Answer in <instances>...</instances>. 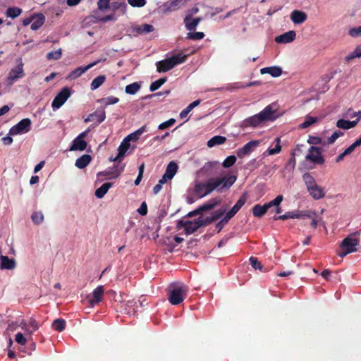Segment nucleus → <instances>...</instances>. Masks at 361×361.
I'll use <instances>...</instances> for the list:
<instances>
[{
    "mask_svg": "<svg viewBox=\"0 0 361 361\" xmlns=\"http://www.w3.org/2000/svg\"><path fill=\"white\" fill-rule=\"evenodd\" d=\"M45 17L42 13L32 16L31 29L32 30H38L44 23Z\"/></svg>",
    "mask_w": 361,
    "mask_h": 361,
    "instance_id": "obj_21",
    "label": "nucleus"
},
{
    "mask_svg": "<svg viewBox=\"0 0 361 361\" xmlns=\"http://www.w3.org/2000/svg\"><path fill=\"white\" fill-rule=\"evenodd\" d=\"M296 33L293 30H290L275 38L277 43L286 44L293 42L295 39Z\"/></svg>",
    "mask_w": 361,
    "mask_h": 361,
    "instance_id": "obj_17",
    "label": "nucleus"
},
{
    "mask_svg": "<svg viewBox=\"0 0 361 361\" xmlns=\"http://www.w3.org/2000/svg\"><path fill=\"white\" fill-rule=\"evenodd\" d=\"M61 49H59L56 51L49 52L47 55V58L49 60H58L61 57Z\"/></svg>",
    "mask_w": 361,
    "mask_h": 361,
    "instance_id": "obj_47",
    "label": "nucleus"
},
{
    "mask_svg": "<svg viewBox=\"0 0 361 361\" xmlns=\"http://www.w3.org/2000/svg\"><path fill=\"white\" fill-rule=\"evenodd\" d=\"M65 326L66 322L63 319H56L52 323V327L58 331H62L65 329Z\"/></svg>",
    "mask_w": 361,
    "mask_h": 361,
    "instance_id": "obj_42",
    "label": "nucleus"
},
{
    "mask_svg": "<svg viewBox=\"0 0 361 361\" xmlns=\"http://www.w3.org/2000/svg\"><path fill=\"white\" fill-rule=\"evenodd\" d=\"M109 0H99L98 7L100 10L106 9L109 7Z\"/></svg>",
    "mask_w": 361,
    "mask_h": 361,
    "instance_id": "obj_61",
    "label": "nucleus"
},
{
    "mask_svg": "<svg viewBox=\"0 0 361 361\" xmlns=\"http://www.w3.org/2000/svg\"><path fill=\"white\" fill-rule=\"evenodd\" d=\"M177 170H178L177 164L174 161H171L168 164L164 174L166 175V176L168 178L171 180L173 178V176H175V174L176 173Z\"/></svg>",
    "mask_w": 361,
    "mask_h": 361,
    "instance_id": "obj_31",
    "label": "nucleus"
},
{
    "mask_svg": "<svg viewBox=\"0 0 361 361\" xmlns=\"http://www.w3.org/2000/svg\"><path fill=\"white\" fill-rule=\"evenodd\" d=\"M318 121V118L317 117H312L307 116L305 117V121L300 124V128H306L309 126H312V124L315 123Z\"/></svg>",
    "mask_w": 361,
    "mask_h": 361,
    "instance_id": "obj_40",
    "label": "nucleus"
},
{
    "mask_svg": "<svg viewBox=\"0 0 361 361\" xmlns=\"http://www.w3.org/2000/svg\"><path fill=\"white\" fill-rule=\"evenodd\" d=\"M32 222L36 225H39L44 221V214L42 212H34L31 216Z\"/></svg>",
    "mask_w": 361,
    "mask_h": 361,
    "instance_id": "obj_38",
    "label": "nucleus"
},
{
    "mask_svg": "<svg viewBox=\"0 0 361 361\" xmlns=\"http://www.w3.org/2000/svg\"><path fill=\"white\" fill-rule=\"evenodd\" d=\"M129 147H130V143L125 138L123 140V142H121V144L120 145V146L118 149V154L117 157L114 159V161H118L121 159H122L123 157L124 154H126V152H127V150L129 149Z\"/></svg>",
    "mask_w": 361,
    "mask_h": 361,
    "instance_id": "obj_26",
    "label": "nucleus"
},
{
    "mask_svg": "<svg viewBox=\"0 0 361 361\" xmlns=\"http://www.w3.org/2000/svg\"><path fill=\"white\" fill-rule=\"evenodd\" d=\"M91 156L89 154H84L76 159L75 166L78 169H84L86 167L91 161Z\"/></svg>",
    "mask_w": 361,
    "mask_h": 361,
    "instance_id": "obj_24",
    "label": "nucleus"
},
{
    "mask_svg": "<svg viewBox=\"0 0 361 361\" xmlns=\"http://www.w3.org/2000/svg\"><path fill=\"white\" fill-rule=\"evenodd\" d=\"M219 202V200L216 199L209 200L207 203L200 207L194 211V213H201L204 211L213 209Z\"/></svg>",
    "mask_w": 361,
    "mask_h": 361,
    "instance_id": "obj_27",
    "label": "nucleus"
},
{
    "mask_svg": "<svg viewBox=\"0 0 361 361\" xmlns=\"http://www.w3.org/2000/svg\"><path fill=\"white\" fill-rule=\"evenodd\" d=\"M166 81V78H160L154 82H153L150 85V90L152 92L157 90L159 89L162 85H164Z\"/></svg>",
    "mask_w": 361,
    "mask_h": 361,
    "instance_id": "obj_46",
    "label": "nucleus"
},
{
    "mask_svg": "<svg viewBox=\"0 0 361 361\" xmlns=\"http://www.w3.org/2000/svg\"><path fill=\"white\" fill-rule=\"evenodd\" d=\"M147 131L146 126H143L135 132L128 135L126 139L130 142V141H137L141 135Z\"/></svg>",
    "mask_w": 361,
    "mask_h": 361,
    "instance_id": "obj_29",
    "label": "nucleus"
},
{
    "mask_svg": "<svg viewBox=\"0 0 361 361\" xmlns=\"http://www.w3.org/2000/svg\"><path fill=\"white\" fill-rule=\"evenodd\" d=\"M351 152L348 149H345L344 150L343 152H342L341 154H340L335 159V161L336 163H339L341 162V161H343L345 158V157L350 154Z\"/></svg>",
    "mask_w": 361,
    "mask_h": 361,
    "instance_id": "obj_58",
    "label": "nucleus"
},
{
    "mask_svg": "<svg viewBox=\"0 0 361 361\" xmlns=\"http://www.w3.org/2000/svg\"><path fill=\"white\" fill-rule=\"evenodd\" d=\"M306 214L305 216V218H308L312 219L311 225L313 228H316L318 224V220L317 219V213L314 212H305Z\"/></svg>",
    "mask_w": 361,
    "mask_h": 361,
    "instance_id": "obj_45",
    "label": "nucleus"
},
{
    "mask_svg": "<svg viewBox=\"0 0 361 361\" xmlns=\"http://www.w3.org/2000/svg\"><path fill=\"white\" fill-rule=\"evenodd\" d=\"M133 32L140 35L147 34L154 31L153 25L149 24L136 25L132 27Z\"/></svg>",
    "mask_w": 361,
    "mask_h": 361,
    "instance_id": "obj_20",
    "label": "nucleus"
},
{
    "mask_svg": "<svg viewBox=\"0 0 361 361\" xmlns=\"http://www.w3.org/2000/svg\"><path fill=\"white\" fill-rule=\"evenodd\" d=\"M105 118H106L105 112L103 111L101 114L97 113V116H94V120H97L98 121V123H100L105 120Z\"/></svg>",
    "mask_w": 361,
    "mask_h": 361,
    "instance_id": "obj_63",
    "label": "nucleus"
},
{
    "mask_svg": "<svg viewBox=\"0 0 361 361\" xmlns=\"http://www.w3.org/2000/svg\"><path fill=\"white\" fill-rule=\"evenodd\" d=\"M250 262L251 265L252 266V267L255 269H262V265H261L260 262L257 260V258L252 257L250 258Z\"/></svg>",
    "mask_w": 361,
    "mask_h": 361,
    "instance_id": "obj_57",
    "label": "nucleus"
},
{
    "mask_svg": "<svg viewBox=\"0 0 361 361\" xmlns=\"http://www.w3.org/2000/svg\"><path fill=\"white\" fill-rule=\"evenodd\" d=\"M112 186L111 183H105L95 191V196L97 198H102Z\"/></svg>",
    "mask_w": 361,
    "mask_h": 361,
    "instance_id": "obj_33",
    "label": "nucleus"
},
{
    "mask_svg": "<svg viewBox=\"0 0 361 361\" xmlns=\"http://www.w3.org/2000/svg\"><path fill=\"white\" fill-rule=\"evenodd\" d=\"M31 120L30 118H24L13 126L9 130V135H17L28 133L30 130Z\"/></svg>",
    "mask_w": 361,
    "mask_h": 361,
    "instance_id": "obj_8",
    "label": "nucleus"
},
{
    "mask_svg": "<svg viewBox=\"0 0 361 361\" xmlns=\"http://www.w3.org/2000/svg\"><path fill=\"white\" fill-rule=\"evenodd\" d=\"M188 289L185 286L173 287L169 292V300L173 305L180 304L186 297Z\"/></svg>",
    "mask_w": 361,
    "mask_h": 361,
    "instance_id": "obj_7",
    "label": "nucleus"
},
{
    "mask_svg": "<svg viewBox=\"0 0 361 361\" xmlns=\"http://www.w3.org/2000/svg\"><path fill=\"white\" fill-rule=\"evenodd\" d=\"M202 20L201 18H192L190 16H186L184 22L185 24L186 28L191 31L196 29V27L200 23V22Z\"/></svg>",
    "mask_w": 361,
    "mask_h": 361,
    "instance_id": "obj_23",
    "label": "nucleus"
},
{
    "mask_svg": "<svg viewBox=\"0 0 361 361\" xmlns=\"http://www.w3.org/2000/svg\"><path fill=\"white\" fill-rule=\"evenodd\" d=\"M210 221L204 220L202 217L194 219L192 221L180 220L178 223L179 228H183L187 235H190L196 231L200 227L207 224Z\"/></svg>",
    "mask_w": 361,
    "mask_h": 361,
    "instance_id": "obj_6",
    "label": "nucleus"
},
{
    "mask_svg": "<svg viewBox=\"0 0 361 361\" xmlns=\"http://www.w3.org/2000/svg\"><path fill=\"white\" fill-rule=\"evenodd\" d=\"M118 98L114 96H110L105 98H102V99L99 100V102L104 106H108L116 104L117 102H118Z\"/></svg>",
    "mask_w": 361,
    "mask_h": 361,
    "instance_id": "obj_43",
    "label": "nucleus"
},
{
    "mask_svg": "<svg viewBox=\"0 0 361 361\" xmlns=\"http://www.w3.org/2000/svg\"><path fill=\"white\" fill-rule=\"evenodd\" d=\"M355 57H361V47L356 49L353 52L350 53L345 57L346 61H350Z\"/></svg>",
    "mask_w": 361,
    "mask_h": 361,
    "instance_id": "obj_54",
    "label": "nucleus"
},
{
    "mask_svg": "<svg viewBox=\"0 0 361 361\" xmlns=\"http://www.w3.org/2000/svg\"><path fill=\"white\" fill-rule=\"evenodd\" d=\"M98 61L93 62L92 63L88 64L86 66H80L75 70H73L72 72L70 73V74L68 76V78L70 80H75L78 78H79L80 75H82L83 73H85L87 71L92 68L94 66L97 64Z\"/></svg>",
    "mask_w": 361,
    "mask_h": 361,
    "instance_id": "obj_15",
    "label": "nucleus"
},
{
    "mask_svg": "<svg viewBox=\"0 0 361 361\" xmlns=\"http://www.w3.org/2000/svg\"><path fill=\"white\" fill-rule=\"evenodd\" d=\"M260 73L261 74H270L271 76L273 77H279L281 75L282 73V70L281 68L279 67H276V66H273V67H267V68H263L260 70Z\"/></svg>",
    "mask_w": 361,
    "mask_h": 361,
    "instance_id": "obj_25",
    "label": "nucleus"
},
{
    "mask_svg": "<svg viewBox=\"0 0 361 361\" xmlns=\"http://www.w3.org/2000/svg\"><path fill=\"white\" fill-rule=\"evenodd\" d=\"M260 142V140H252L247 142L243 147L237 150V155L239 157H243L249 154L259 145Z\"/></svg>",
    "mask_w": 361,
    "mask_h": 361,
    "instance_id": "obj_13",
    "label": "nucleus"
},
{
    "mask_svg": "<svg viewBox=\"0 0 361 361\" xmlns=\"http://www.w3.org/2000/svg\"><path fill=\"white\" fill-rule=\"evenodd\" d=\"M24 75L23 63V62H20L17 66L9 71L7 76V81L8 84L11 85L18 79L23 78Z\"/></svg>",
    "mask_w": 361,
    "mask_h": 361,
    "instance_id": "obj_10",
    "label": "nucleus"
},
{
    "mask_svg": "<svg viewBox=\"0 0 361 361\" xmlns=\"http://www.w3.org/2000/svg\"><path fill=\"white\" fill-rule=\"evenodd\" d=\"M290 18L293 23L301 24L307 20V16L303 11L294 10L291 12Z\"/></svg>",
    "mask_w": 361,
    "mask_h": 361,
    "instance_id": "obj_18",
    "label": "nucleus"
},
{
    "mask_svg": "<svg viewBox=\"0 0 361 361\" xmlns=\"http://www.w3.org/2000/svg\"><path fill=\"white\" fill-rule=\"evenodd\" d=\"M343 133L340 130H336L328 137V144H333L338 137L342 136Z\"/></svg>",
    "mask_w": 361,
    "mask_h": 361,
    "instance_id": "obj_51",
    "label": "nucleus"
},
{
    "mask_svg": "<svg viewBox=\"0 0 361 361\" xmlns=\"http://www.w3.org/2000/svg\"><path fill=\"white\" fill-rule=\"evenodd\" d=\"M236 161V157L234 155L228 156L222 163L224 168H228L233 166Z\"/></svg>",
    "mask_w": 361,
    "mask_h": 361,
    "instance_id": "obj_49",
    "label": "nucleus"
},
{
    "mask_svg": "<svg viewBox=\"0 0 361 361\" xmlns=\"http://www.w3.org/2000/svg\"><path fill=\"white\" fill-rule=\"evenodd\" d=\"M176 122L174 118H170L169 120L164 121L159 125L158 128L159 130H164L172 126Z\"/></svg>",
    "mask_w": 361,
    "mask_h": 361,
    "instance_id": "obj_52",
    "label": "nucleus"
},
{
    "mask_svg": "<svg viewBox=\"0 0 361 361\" xmlns=\"http://www.w3.org/2000/svg\"><path fill=\"white\" fill-rule=\"evenodd\" d=\"M185 59L186 56L178 54L164 61H158L156 63L157 71L166 72L172 69L175 66L183 63Z\"/></svg>",
    "mask_w": 361,
    "mask_h": 361,
    "instance_id": "obj_5",
    "label": "nucleus"
},
{
    "mask_svg": "<svg viewBox=\"0 0 361 361\" xmlns=\"http://www.w3.org/2000/svg\"><path fill=\"white\" fill-rule=\"evenodd\" d=\"M22 13L21 8L18 7H10L6 11V16L8 18H15L19 16Z\"/></svg>",
    "mask_w": 361,
    "mask_h": 361,
    "instance_id": "obj_36",
    "label": "nucleus"
},
{
    "mask_svg": "<svg viewBox=\"0 0 361 361\" xmlns=\"http://www.w3.org/2000/svg\"><path fill=\"white\" fill-rule=\"evenodd\" d=\"M87 143L85 140H82L78 136L73 140L70 146V151H83L86 149Z\"/></svg>",
    "mask_w": 361,
    "mask_h": 361,
    "instance_id": "obj_19",
    "label": "nucleus"
},
{
    "mask_svg": "<svg viewBox=\"0 0 361 361\" xmlns=\"http://www.w3.org/2000/svg\"><path fill=\"white\" fill-rule=\"evenodd\" d=\"M106 78L104 75H99L94 78L91 83V89L94 90L99 87L105 81Z\"/></svg>",
    "mask_w": 361,
    "mask_h": 361,
    "instance_id": "obj_41",
    "label": "nucleus"
},
{
    "mask_svg": "<svg viewBox=\"0 0 361 361\" xmlns=\"http://www.w3.org/2000/svg\"><path fill=\"white\" fill-rule=\"evenodd\" d=\"M204 34L202 32H189L188 34V38L194 39V40H198L201 39L204 37Z\"/></svg>",
    "mask_w": 361,
    "mask_h": 361,
    "instance_id": "obj_55",
    "label": "nucleus"
},
{
    "mask_svg": "<svg viewBox=\"0 0 361 361\" xmlns=\"http://www.w3.org/2000/svg\"><path fill=\"white\" fill-rule=\"evenodd\" d=\"M357 124V121H346L344 119H339L336 123V126L342 129H350L354 128Z\"/></svg>",
    "mask_w": 361,
    "mask_h": 361,
    "instance_id": "obj_30",
    "label": "nucleus"
},
{
    "mask_svg": "<svg viewBox=\"0 0 361 361\" xmlns=\"http://www.w3.org/2000/svg\"><path fill=\"white\" fill-rule=\"evenodd\" d=\"M307 160L316 164H323L324 159H323L319 148L312 146L305 157Z\"/></svg>",
    "mask_w": 361,
    "mask_h": 361,
    "instance_id": "obj_12",
    "label": "nucleus"
},
{
    "mask_svg": "<svg viewBox=\"0 0 361 361\" xmlns=\"http://www.w3.org/2000/svg\"><path fill=\"white\" fill-rule=\"evenodd\" d=\"M0 269L13 270L16 267V262L14 259L9 258L7 256L0 255Z\"/></svg>",
    "mask_w": 361,
    "mask_h": 361,
    "instance_id": "obj_16",
    "label": "nucleus"
},
{
    "mask_svg": "<svg viewBox=\"0 0 361 361\" xmlns=\"http://www.w3.org/2000/svg\"><path fill=\"white\" fill-rule=\"evenodd\" d=\"M226 140V137L221 135H216L212 137L210 140L207 141V146L209 147H213L216 145H219L224 144Z\"/></svg>",
    "mask_w": 361,
    "mask_h": 361,
    "instance_id": "obj_32",
    "label": "nucleus"
},
{
    "mask_svg": "<svg viewBox=\"0 0 361 361\" xmlns=\"http://www.w3.org/2000/svg\"><path fill=\"white\" fill-rule=\"evenodd\" d=\"M15 341L21 345H24L27 343V338L22 333L20 332L16 335Z\"/></svg>",
    "mask_w": 361,
    "mask_h": 361,
    "instance_id": "obj_53",
    "label": "nucleus"
},
{
    "mask_svg": "<svg viewBox=\"0 0 361 361\" xmlns=\"http://www.w3.org/2000/svg\"><path fill=\"white\" fill-rule=\"evenodd\" d=\"M275 111L271 105L267 106L259 114L250 116L244 121V126L253 128L259 126L264 122L275 119Z\"/></svg>",
    "mask_w": 361,
    "mask_h": 361,
    "instance_id": "obj_2",
    "label": "nucleus"
},
{
    "mask_svg": "<svg viewBox=\"0 0 361 361\" xmlns=\"http://www.w3.org/2000/svg\"><path fill=\"white\" fill-rule=\"evenodd\" d=\"M30 326L32 328V333L38 329V325L36 320L34 318H30L29 322Z\"/></svg>",
    "mask_w": 361,
    "mask_h": 361,
    "instance_id": "obj_64",
    "label": "nucleus"
},
{
    "mask_svg": "<svg viewBox=\"0 0 361 361\" xmlns=\"http://www.w3.org/2000/svg\"><path fill=\"white\" fill-rule=\"evenodd\" d=\"M18 327H19L18 326V321H16L15 322H11L8 325L7 330L8 331L13 332V331H15L17 329Z\"/></svg>",
    "mask_w": 361,
    "mask_h": 361,
    "instance_id": "obj_62",
    "label": "nucleus"
},
{
    "mask_svg": "<svg viewBox=\"0 0 361 361\" xmlns=\"http://www.w3.org/2000/svg\"><path fill=\"white\" fill-rule=\"evenodd\" d=\"M245 199L242 197L240 198L235 204L231 208V209L226 214V215L221 219V222L227 223L240 210V209L245 204Z\"/></svg>",
    "mask_w": 361,
    "mask_h": 361,
    "instance_id": "obj_14",
    "label": "nucleus"
},
{
    "mask_svg": "<svg viewBox=\"0 0 361 361\" xmlns=\"http://www.w3.org/2000/svg\"><path fill=\"white\" fill-rule=\"evenodd\" d=\"M200 104V100H195L191 104H190L185 109H184L180 113V117L181 118H184L187 116V115L196 106H197Z\"/></svg>",
    "mask_w": 361,
    "mask_h": 361,
    "instance_id": "obj_35",
    "label": "nucleus"
},
{
    "mask_svg": "<svg viewBox=\"0 0 361 361\" xmlns=\"http://www.w3.org/2000/svg\"><path fill=\"white\" fill-rule=\"evenodd\" d=\"M349 35L353 37H361V26L351 28Z\"/></svg>",
    "mask_w": 361,
    "mask_h": 361,
    "instance_id": "obj_56",
    "label": "nucleus"
},
{
    "mask_svg": "<svg viewBox=\"0 0 361 361\" xmlns=\"http://www.w3.org/2000/svg\"><path fill=\"white\" fill-rule=\"evenodd\" d=\"M180 1L181 0H174L171 2L165 3L162 6L164 12L166 13V12L173 11L176 10V7L178 6V5Z\"/></svg>",
    "mask_w": 361,
    "mask_h": 361,
    "instance_id": "obj_37",
    "label": "nucleus"
},
{
    "mask_svg": "<svg viewBox=\"0 0 361 361\" xmlns=\"http://www.w3.org/2000/svg\"><path fill=\"white\" fill-rule=\"evenodd\" d=\"M137 212L140 214L142 215V216L147 214V204L145 202H143L141 204V205L139 207V209H137Z\"/></svg>",
    "mask_w": 361,
    "mask_h": 361,
    "instance_id": "obj_60",
    "label": "nucleus"
},
{
    "mask_svg": "<svg viewBox=\"0 0 361 361\" xmlns=\"http://www.w3.org/2000/svg\"><path fill=\"white\" fill-rule=\"evenodd\" d=\"M140 89V85L137 82H133L126 87L125 92L128 94H135Z\"/></svg>",
    "mask_w": 361,
    "mask_h": 361,
    "instance_id": "obj_39",
    "label": "nucleus"
},
{
    "mask_svg": "<svg viewBox=\"0 0 361 361\" xmlns=\"http://www.w3.org/2000/svg\"><path fill=\"white\" fill-rule=\"evenodd\" d=\"M236 180L235 176H225L221 178H212L205 182H200L195 180L194 182L193 191L194 193L199 197L202 198L214 190L223 192L228 190Z\"/></svg>",
    "mask_w": 361,
    "mask_h": 361,
    "instance_id": "obj_1",
    "label": "nucleus"
},
{
    "mask_svg": "<svg viewBox=\"0 0 361 361\" xmlns=\"http://www.w3.org/2000/svg\"><path fill=\"white\" fill-rule=\"evenodd\" d=\"M267 210L268 209H267L265 204L262 206L259 205V204H257L253 207L252 213L255 216L261 217L267 212Z\"/></svg>",
    "mask_w": 361,
    "mask_h": 361,
    "instance_id": "obj_34",
    "label": "nucleus"
},
{
    "mask_svg": "<svg viewBox=\"0 0 361 361\" xmlns=\"http://www.w3.org/2000/svg\"><path fill=\"white\" fill-rule=\"evenodd\" d=\"M361 145V136L357 139L351 145H350L347 149L352 153L355 149Z\"/></svg>",
    "mask_w": 361,
    "mask_h": 361,
    "instance_id": "obj_59",
    "label": "nucleus"
},
{
    "mask_svg": "<svg viewBox=\"0 0 361 361\" xmlns=\"http://www.w3.org/2000/svg\"><path fill=\"white\" fill-rule=\"evenodd\" d=\"M283 200V195H279L274 200L270 201L268 203H266L265 205H266L267 209H269L271 207H279L280 205V204L281 203Z\"/></svg>",
    "mask_w": 361,
    "mask_h": 361,
    "instance_id": "obj_44",
    "label": "nucleus"
},
{
    "mask_svg": "<svg viewBox=\"0 0 361 361\" xmlns=\"http://www.w3.org/2000/svg\"><path fill=\"white\" fill-rule=\"evenodd\" d=\"M359 235L360 233L356 231L343 240L340 245L341 250L337 253L340 257H343L357 250V247L360 244Z\"/></svg>",
    "mask_w": 361,
    "mask_h": 361,
    "instance_id": "obj_3",
    "label": "nucleus"
},
{
    "mask_svg": "<svg viewBox=\"0 0 361 361\" xmlns=\"http://www.w3.org/2000/svg\"><path fill=\"white\" fill-rule=\"evenodd\" d=\"M128 3L132 7L141 8L146 5L147 1L146 0H128Z\"/></svg>",
    "mask_w": 361,
    "mask_h": 361,
    "instance_id": "obj_50",
    "label": "nucleus"
},
{
    "mask_svg": "<svg viewBox=\"0 0 361 361\" xmlns=\"http://www.w3.org/2000/svg\"><path fill=\"white\" fill-rule=\"evenodd\" d=\"M104 288L102 286L97 287L91 295L87 296V300L91 307H94L102 300Z\"/></svg>",
    "mask_w": 361,
    "mask_h": 361,
    "instance_id": "obj_11",
    "label": "nucleus"
},
{
    "mask_svg": "<svg viewBox=\"0 0 361 361\" xmlns=\"http://www.w3.org/2000/svg\"><path fill=\"white\" fill-rule=\"evenodd\" d=\"M302 180L306 185L310 195L316 200H321L325 197V188L319 185L316 180L309 173H305Z\"/></svg>",
    "mask_w": 361,
    "mask_h": 361,
    "instance_id": "obj_4",
    "label": "nucleus"
},
{
    "mask_svg": "<svg viewBox=\"0 0 361 361\" xmlns=\"http://www.w3.org/2000/svg\"><path fill=\"white\" fill-rule=\"evenodd\" d=\"M18 326L21 327L23 330L25 331L26 336H31L32 334V331L30 330L27 327V324L24 319H20L18 321Z\"/></svg>",
    "mask_w": 361,
    "mask_h": 361,
    "instance_id": "obj_48",
    "label": "nucleus"
},
{
    "mask_svg": "<svg viewBox=\"0 0 361 361\" xmlns=\"http://www.w3.org/2000/svg\"><path fill=\"white\" fill-rule=\"evenodd\" d=\"M305 215V212H288L283 215L275 217L274 219L285 220L287 219H304Z\"/></svg>",
    "mask_w": 361,
    "mask_h": 361,
    "instance_id": "obj_22",
    "label": "nucleus"
},
{
    "mask_svg": "<svg viewBox=\"0 0 361 361\" xmlns=\"http://www.w3.org/2000/svg\"><path fill=\"white\" fill-rule=\"evenodd\" d=\"M276 145L275 147L271 148L269 147L267 152L263 153V156H266L267 154L269 156H273L274 154H279L281 152V139L280 137H276L275 140Z\"/></svg>",
    "mask_w": 361,
    "mask_h": 361,
    "instance_id": "obj_28",
    "label": "nucleus"
},
{
    "mask_svg": "<svg viewBox=\"0 0 361 361\" xmlns=\"http://www.w3.org/2000/svg\"><path fill=\"white\" fill-rule=\"evenodd\" d=\"M71 96L70 90L68 87L63 88L61 92L54 97L51 107L53 110L61 108Z\"/></svg>",
    "mask_w": 361,
    "mask_h": 361,
    "instance_id": "obj_9",
    "label": "nucleus"
}]
</instances>
